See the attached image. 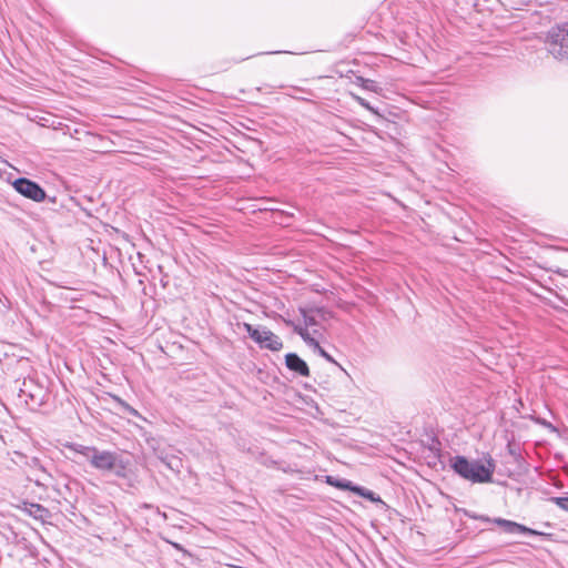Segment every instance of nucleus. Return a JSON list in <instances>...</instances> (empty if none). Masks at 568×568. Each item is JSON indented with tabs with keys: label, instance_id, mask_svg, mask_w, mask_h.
Wrapping results in <instances>:
<instances>
[{
	"label": "nucleus",
	"instance_id": "f257e3e1",
	"mask_svg": "<svg viewBox=\"0 0 568 568\" xmlns=\"http://www.w3.org/2000/svg\"><path fill=\"white\" fill-rule=\"evenodd\" d=\"M71 450L82 455L90 462L91 466L100 471H109L118 477H125L126 463L120 456L110 450H99L95 447L71 444L68 446Z\"/></svg>",
	"mask_w": 568,
	"mask_h": 568
},
{
	"label": "nucleus",
	"instance_id": "f03ea898",
	"mask_svg": "<svg viewBox=\"0 0 568 568\" xmlns=\"http://www.w3.org/2000/svg\"><path fill=\"white\" fill-rule=\"evenodd\" d=\"M450 466L456 474L473 483H489L495 471V464L490 459L484 464L479 460H468L464 456H455L450 459Z\"/></svg>",
	"mask_w": 568,
	"mask_h": 568
},
{
	"label": "nucleus",
	"instance_id": "7ed1b4c3",
	"mask_svg": "<svg viewBox=\"0 0 568 568\" xmlns=\"http://www.w3.org/2000/svg\"><path fill=\"white\" fill-rule=\"evenodd\" d=\"M548 51L557 60L568 61V24L554 29L548 38Z\"/></svg>",
	"mask_w": 568,
	"mask_h": 568
},
{
	"label": "nucleus",
	"instance_id": "20e7f679",
	"mask_svg": "<svg viewBox=\"0 0 568 568\" xmlns=\"http://www.w3.org/2000/svg\"><path fill=\"white\" fill-rule=\"evenodd\" d=\"M243 327L250 335V337L261 347L267 348L273 352H277L283 348V343L281 338L270 329L265 327L255 328L253 325L248 323H244Z\"/></svg>",
	"mask_w": 568,
	"mask_h": 568
},
{
	"label": "nucleus",
	"instance_id": "39448f33",
	"mask_svg": "<svg viewBox=\"0 0 568 568\" xmlns=\"http://www.w3.org/2000/svg\"><path fill=\"white\" fill-rule=\"evenodd\" d=\"M12 185L18 193L34 202H42L47 196L45 191L38 183L26 178L17 179Z\"/></svg>",
	"mask_w": 568,
	"mask_h": 568
},
{
	"label": "nucleus",
	"instance_id": "423d86ee",
	"mask_svg": "<svg viewBox=\"0 0 568 568\" xmlns=\"http://www.w3.org/2000/svg\"><path fill=\"white\" fill-rule=\"evenodd\" d=\"M496 525L500 526L505 532L507 534H529V535H535V536H538V535H542L541 532L535 530V529H531V528H528L521 524H518V523H515V521H511V520H507V519H503V518H495L493 520Z\"/></svg>",
	"mask_w": 568,
	"mask_h": 568
},
{
	"label": "nucleus",
	"instance_id": "0eeeda50",
	"mask_svg": "<svg viewBox=\"0 0 568 568\" xmlns=\"http://www.w3.org/2000/svg\"><path fill=\"white\" fill-rule=\"evenodd\" d=\"M286 367L304 377L310 376V368L307 364L295 353H288L285 356Z\"/></svg>",
	"mask_w": 568,
	"mask_h": 568
},
{
	"label": "nucleus",
	"instance_id": "6e6552de",
	"mask_svg": "<svg viewBox=\"0 0 568 568\" xmlns=\"http://www.w3.org/2000/svg\"><path fill=\"white\" fill-rule=\"evenodd\" d=\"M294 332L297 333L302 338L303 341L311 347H313L315 351L318 352V354L324 357L325 359L329 361V362H334V359L332 358V356L329 354H327L318 344V342L311 336V333L307 332L306 328L302 327L301 325H295L294 326Z\"/></svg>",
	"mask_w": 568,
	"mask_h": 568
},
{
	"label": "nucleus",
	"instance_id": "1a4fd4ad",
	"mask_svg": "<svg viewBox=\"0 0 568 568\" xmlns=\"http://www.w3.org/2000/svg\"><path fill=\"white\" fill-rule=\"evenodd\" d=\"M303 323H296V325H301L302 327L308 331L310 327H314L318 325L317 316L318 312L316 311H302ZM295 324H293V327Z\"/></svg>",
	"mask_w": 568,
	"mask_h": 568
},
{
	"label": "nucleus",
	"instance_id": "9d476101",
	"mask_svg": "<svg viewBox=\"0 0 568 568\" xmlns=\"http://www.w3.org/2000/svg\"><path fill=\"white\" fill-rule=\"evenodd\" d=\"M326 483L333 487H336V488H339L343 490H351L353 493H355V488H357V486H354L352 484V481L346 480V479L335 478L333 476H327Z\"/></svg>",
	"mask_w": 568,
	"mask_h": 568
},
{
	"label": "nucleus",
	"instance_id": "9b49d317",
	"mask_svg": "<svg viewBox=\"0 0 568 568\" xmlns=\"http://www.w3.org/2000/svg\"><path fill=\"white\" fill-rule=\"evenodd\" d=\"M549 500L556 504L562 510L568 511V493L561 497H551Z\"/></svg>",
	"mask_w": 568,
	"mask_h": 568
},
{
	"label": "nucleus",
	"instance_id": "f8f14e48",
	"mask_svg": "<svg viewBox=\"0 0 568 568\" xmlns=\"http://www.w3.org/2000/svg\"><path fill=\"white\" fill-rule=\"evenodd\" d=\"M355 493L357 495L362 496V497H365V498L372 500V501L379 500L378 497H375V494L373 491L367 490V489H365L363 487H359V486H357V488H355Z\"/></svg>",
	"mask_w": 568,
	"mask_h": 568
},
{
	"label": "nucleus",
	"instance_id": "ddd939ff",
	"mask_svg": "<svg viewBox=\"0 0 568 568\" xmlns=\"http://www.w3.org/2000/svg\"><path fill=\"white\" fill-rule=\"evenodd\" d=\"M356 101L364 108L372 110L371 105L361 97H355Z\"/></svg>",
	"mask_w": 568,
	"mask_h": 568
},
{
	"label": "nucleus",
	"instance_id": "4468645a",
	"mask_svg": "<svg viewBox=\"0 0 568 568\" xmlns=\"http://www.w3.org/2000/svg\"><path fill=\"white\" fill-rule=\"evenodd\" d=\"M361 82H362V85L365 88V89H371L372 85H373V81L371 80H365L363 78H359Z\"/></svg>",
	"mask_w": 568,
	"mask_h": 568
},
{
	"label": "nucleus",
	"instance_id": "2eb2a0df",
	"mask_svg": "<svg viewBox=\"0 0 568 568\" xmlns=\"http://www.w3.org/2000/svg\"><path fill=\"white\" fill-rule=\"evenodd\" d=\"M126 408H128V410H129V413H130V414H132V415H134V416H138V415H139V413H138L134 408H132V407H130V406H128Z\"/></svg>",
	"mask_w": 568,
	"mask_h": 568
},
{
	"label": "nucleus",
	"instance_id": "dca6fc26",
	"mask_svg": "<svg viewBox=\"0 0 568 568\" xmlns=\"http://www.w3.org/2000/svg\"><path fill=\"white\" fill-rule=\"evenodd\" d=\"M272 53L278 54V53H290L288 51H273Z\"/></svg>",
	"mask_w": 568,
	"mask_h": 568
},
{
	"label": "nucleus",
	"instance_id": "f3484780",
	"mask_svg": "<svg viewBox=\"0 0 568 568\" xmlns=\"http://www.w3.org/2000/svg\"><path fill=\"white\" fill-rule=\"evenodd\" d=\"M174 547H175L176 549H181V547H180L178 544H174Z\"/></svg>",
	"mask_w": 568,
	"mask_h": 568
},
{
	"label": "nucleus",
	"instance_id": "a211bd4d",
	"mask_svg": "<svg viewBox=\"0 0 568 568\" xmlns=\"http://www.w3.org/2000/svg\"><path fill=\"white\" fill-rule=\"evenodd\" d=\"M38 510H44L43 508H41V506H37Z\"/></svg>",
	"mask_w": 568,
	"mask_h": 568
}]
</instances>
